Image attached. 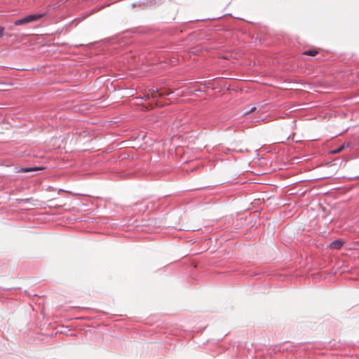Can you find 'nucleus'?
Instances as JSON below:
<instances>
[{
    "label": "nucleus",
    "mask_w": 359,
    "mask_h": 359,
    "mask_svg": "<svg viewBox=\"0 0 359 359\" xmlns=\"http://www.w3.org/2000/svg\"><path fill=\"white\" fill-rule=\"evenodd\" d=\"M46 15V13L29 15L23 18L15 20L14 22V25L16 26L23 25L34 21H36L44 17Z\"/></svg>",
    "instance_id": "obj_1"
},
{
    "label": "nucleus",
    "mask_w": 359,
    "mask_h": 359,
    "mask_svg": "<svg viewBox=\"0 0 359 359\" xmlns=\"http://www.w3.org/2000/svg\"><path fill=\"white\" fill-rule=\"evenodd\" d=\"M344 244L341 240H335L330 243V248L335 250L340 249Z\"/></svg>",
    "instance_id": "obj_2"
},
{
    "label": "nucleus",
    "mask_w": 359,
    "mask_h": 359,
    "mask_svg": "<svg viewBox=\"0 0 359 359\" xmlns=\"http://www.w3.org/2000/svg\"><path fill=\"white\" fill-rule=\"evenodd\" d=\"M43 168L41 167H29V168H21L19 172H28L32 171H36L39 170H43Z\"/></svg>",
    "instance_id": "obj_3"
},
{
    "label": "nucleus",
    "mask_w": 359,
    "mask_h": 359,
    "mask_svg": "<svg viewBox=\"0 0 359 359\" xmlns=\"http://www.w3.org/2000/svg\"><path fill=\"white\" fill-rule=\"evenodd\" d=\"M318 52L316 50H308L304 52V54L309 56H315Z\"/></svg>",
    "instance_id": "obj_4"
},
{
    "label": "nucleus",
    "mask_w": 359,
    "mask_h": 359,
    "mask_svg": "<svg viewBox=\"0 0 359 359\" xmlns=\"http://www.w3.org/2000/svg\"><path fill=\"white\" fill-rule=\"evenodd\" d=\"M344 149V145H342V146H341V147H340L339 149H337V150H335L334 152V153H339V152L341 151Z\"/></svg>",
    "instance_id": "obj_5"
},
{
    "label": "nucleus",
    "mask_w": 359,
    "mask_h": 359,
    "mask_svg": "<svg viewBox=\"0 0 359 359\" xmlns=\"http://www.w3.org/2000/svg\"><path fill=\"white\" fill-rule=\"evenodd\" d=\"M256 110V107H252L248 111L245 112V114L252 113Z\"/></svg>",
    "instance_id": "obj_6"
},
{
    "label": "nucleus",
    "mask_w": 359,
    "mask_h": 359,
    "mask_svg": "<svg viewBox=\"0 0 359 359\" xmlns=\"http://www.w3.org/2000/svg\"><path fill=\"white\" fill-rule=\"evenodd\" d=\"M4 31V28L2 27H0V38L3 36Z\"/></svg>",
    "instance_id": "obj_7"
}]
</instances>
